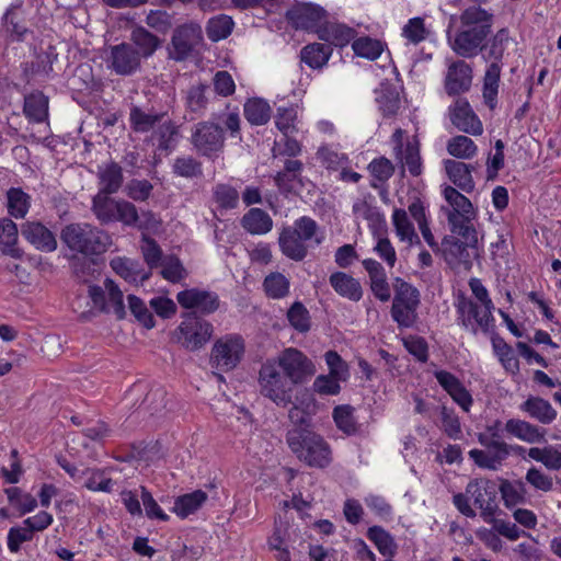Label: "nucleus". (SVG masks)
<instances>
[{
    "label": "nucleus",
    "mask_w": 561,
    "mask_h": 561,
    "mask_svg": "<svg viewBox=\"0 0 561 561\" xmlns=\"http://www.w3.org/2000/svg\"><path fill=\"white\" fill-rule=\"evenodd\" d=\"M354 412L355 408L351 404H341L333 409L332 417L336 427L345 435L364 437L366 432L357 422Z\"/></svg>",
    "instance_id": "26"
},
{
    "label": "nucleus",
    "mask_w": 561,
    "mask_h": 561,
    "mask_svg": "<svg viewBox=\"0 0 561 561\" xmlns=\"http://www.w3.org/2000/svg\"><path fill=\"white\" fill-rule=\"evenodd\" d=\"M100 190L99 193L115 194L118 192L123 184V169L114 161L105 164L103 169L99 171Z\"/></svg>",
    "instance_id": "39"
},
{
    "label": "nucleus",
    "mask_w": 561,
    "mask_h": 561,
    "mask_svg": "<svg viewBox=\"0 0 561 561\" xmlns=\"http://www.w3.org/2000/svg\"><path fill=\"white\" fill-rule=\"evenodd\" d=\"M243 115L251 125L262 126L270 122L272 108L266 100L250 98L243 105Z\"/></svg>",
    "instance_id": "36"
},
{
    "label": "nucleus",
    "mask_w": 561,
    "mask_h": 561,
    "mask_svg": "<svg viewBox=\"0 0 561 561\" xmlns=\"http://www.w3.org/2000/svg\"><path fill=\"white\" fill-rule=\"evenodd\" d=\"M110 266L128 283L144 284L151 276V272H146L139 261L126 256L112 259Z\"/></svg>",
    "instance_id": "21"
},
{
    "label": "nucleus",
    "mask_w": 561,
    "mask_h": 561,
    "mask_svg": "<svg viewBox=\"0 0 561 561\" xmlns=\"http://www.w3.org/2000/svg\"><path fill=\"white\" fill-rule=\"evenodd\" d=\"M446 149L450 156L462 160L472 159L478 152V147L474 141L463 135L451 137L447 141Z\"/></svg>",
    "instance_id": "45"
},
{
    "label": "nucleus",
    "mask_w": 561,
    "mask_h": 561,
    "mask_svg": "<svg viewBox=\"0 0 561 561\" xmlns=\"http://www.w3.org/2000/svg\"><path fill=\"white\" fill-rule=\"evenodd\" d=\"M286 19L296 30L317 33L327 20V11L314 3H299L286 12Z\"/></svg>",
    "instance_id": "12"
},
{
    "label": "nucleus",
    "mask_w": 561,
    "mask_h": 561,
    "mask_svg": "<svg viewBox=\"0 0 561 561\" xmlns=\"http://www.w3.org/2000/svg\"><path fill=\"white\" fill-rule=\"evenodd\" d=\"M199 38V27L195 25L179 26L172 36L170 57L176 61L185 60L191 53L197 39Z\"/></svg>",
    "instance_id": "18"
},
{
    "label": "nucleus",
    "mask_w": 561,
    "mask_h": 561,
    "mask_svg": "<svg viewBox=\"0 0 561 561\" xmlns=\"http://www.w3.org/2000/svg\"><path fill=\"white\" fill-rule=\"evenodd\" d=\"M376 100L385 117L394 116L400 107L399 94L392 89L381 90Z\"/></svg>",
    "instance_id": "64"
},
{
    "label": "nucleus",
    "mask_w": 561,
    "mask_h": 561,
    "mask_svg": "<svg viewBox=\"0 0 561 561\" xmlns=\"http://www.w3.org/2000/svg\"><path fill=\"white\" fill-rule=\"evenodd\" d=\"M289 280L279 272L268 274L263 282V287L267 297L282 299L289 294Z\"/></svg>",
    "instance_id": "52"
},
{
    "label": "nucleus",
    "mask_w": 561,
    "mask_h": 561,
    "mask_svg": "<svg viewBox=\"0 0 561 561\" xmlns=\"http://www.w3.org/2000/svg\"><path fill=\"white\" fill-rule=\"evenodd\" d=\"M191 142L199 154L207 158L217 157L225 145L224 128L213 122H199L192 130Z\"/></svg>",
    "instance_id": "8"
},
{
    "label": "nucleus",
    "mask_w": 561,
    "mask_h": 561,
    "mask_svg": "<svg viewBox=\"0 0 561 561\" xmlns=\"http://www.w3.org/2000/svg\"><path fill=\"white\" fill-rule=\"evenodd\" d=\"M164 113H147L139 106H133L129 112L130 128L135 133L153 131L156 126L164 118Z\"/></svg>",
    "instance_id": "38"
},
{
    "label": "nucleus",
    "mask_w": 561,
    "mask_h": 561,
    "mask_svg": "<svg viewBox=\"0 0 561 561\" xmlns=\"http://www.w3.org/2000/svg\"><path fill=\"white\" fill-rule=\"evenodd\" d=\"M151 138L156 141L159 151L169 154L178 147L180 140L179 126L170 118L162 119L153 129Z\"/></svg>",
    "instance_id": "24"
},
{
    "label": "nucleus",
    "mask_w": 561,
    "mask_h": 561,
    "mask_svg": "<svg viewBox=\"0 0 561 561\" xmlns=\"http://www.w3.org/2000/svg\"><path fill=\"white\" fill-rule=\"evenodd\" d=\"M458 322L466 330H470L473 334L478 333V319L481 317L482 310H480L477 302L465 297L460 298L457 304Z\"/></svg>",
    "instance_id": "40"
},
{
    "label": "nucleus",
    "mask_w": 561,
    "mask_h": 561,
    "mask_svg": "<svg viewBox=\"0 0 561 561\" xmlns=\"http://www.w3.org/2000/svg\"><path fill=\"white\" fill-rule=\"evenodd\" d=\"M160 265L162 266L161 276L171 283H179L186 276L185 268L175 255L164 257Z\"/></svg>",
    "instance_id": "60"
},
{
    "label": "nucleus",
    "mask_w": 561,
    "mask_h": 561,
    "mask_svg": "<svg viewBox=\"0 0 561 561\" xmlns=\"http://www.w3.org/2000/svg\"><path fill=\"white\" fill-rule=\"evenodd\" d=\"M444 168L448 179L459 190L471 193L474 190L472 172L476 170L473 164L465 163L459 160H444Z\"/></svg>",
    "instance_id": "20"
},
{
    "label": "nucleus",
    "mask_w": 561,
    "mask_h": 561,
    "mask_svg": "<svg viewBox=\"0 0 561 561\" xmlns=\"http://www.w3.org/2000/svg\"><path fill=\"white\" fill-rule=\"evenodd\" d=\"M362 264L368 273L370 289L375 297L380 301H388L391 297V291L383 266L374 259H365Z\"/></svg>",
    "instance_id": "22"
},
{
    "label": "nucleus",
    "mask_w": 561,
    "mask_h": 561,
    "mask_svg": "<svg viewBox=\"0 0 561 561\" xmlns=\"http://www.w3.org/2000/svg\"><path fill=\"white\" fill-rule=\"evenodd\" d=\"M111 195L98 192L92 198L91 210L100 224L119 221L126 226H135L139 219L136 206L125 199H115Z\"/></svg>",
    "instance_id": "5"
},
{
    "label": "nucleus",
    "mask_w": 561,
    "mask_h": 561,
    "mask_svg": "<svg viewBox=\"0 0 561 561\" xmlns=\"http://www.w3.org/2000/svg\"><path fill=\"white\" fill-rule=\"evenodd\" d=\"M472 82V69L465 60H457L448 67L445 90L450 96L467 92Z\"/></svg>",
    "instance_id": "19"
},
{
    "label": "nucleus",
    "mask_w": 561,
    "mask_h": 561,
    "mask_svg": "<svg viewBox=\"0 0 561 561\" xmlns=\"http://www.w3.org/2000/svg\"><path fill=\"white\" fill-rule=\"evenodd\" d=\"M244 354V341L240 335H226L215 342L210 353V365L219 371L237 367Z\"/></svg>",
    "instance_id": "7"
},
{
    "label": "nucleus",
    "mask_w": 561,
    "mask_h": 561,
    "mask_svg": "<svg viewBox=\"0 0 561 561\" xmlns=\"http://www.w3.org/2000/svg\"><path fill=\"white\" fill-rule=\"evenodd\" d=\"M57 59V55L50 51H42L36 55V60L31 62L22 64V71L26 81H30V78L44 73L48 76L53 71V64Z\"/></svg>",
    "instance_id": "48"
},
{
    "label": "nucleus",
    "mask_w": 561,
    "mask_h": 561,
    "mask_svg": "<svg viewBox=\"0 0 561 561\" xmlns=\"http://www.w3.org/2000/svg\"><path fill=\"white\" fill-rule=\"evenodd\" d=\"M287 319L290 325L300 333L310 330V314L308 309L300 301H295L287 311Z\"/></svg>",
    "instance_id": "55"
},
{
    "label": "nucleus",
    "mask_w": 561,
    "mask_h": 561,
    "mask_svg": "<svg viewBox=\"0 0 561 561\" xmlns=\"http://www.w3.org/2000/svg\"><path fill=\"white\" fill-rule=\"evenodd\" d=\"M7 207L14 218H24L31 206V197L20 187H11L7 192Z\"/></svg>",
    "instance_id": "47"
},
{
    "label": "nucleus",
    "mask_w": 561,
    "mask_h": 561,
    "mask_svg": "<svg viewBox=\"0 0 561 561\" xmlns=\"http://www.w3.org/2000/svg\"><path fill=\"white\" fill-rule=\"evenodd\" d=\"M332 288L343 298L359 301L363 297V287L358 279L344 272H334L329 277Z\"/></svg>",
    "instance_id": "28"
},
{
    "label": "nucleus",
    "mask_w": 561,
    "mask_h": 561,
    "mask_svg": "<svg viewBox=\"0 0 561 561\" xmlns=\"http://www.w3.org/2000/svg\"><path fill=\"white\" fill-rule=\"evenodd\" d=\"M439 410L443 432L451 439H459L462 431L458 415L453 409L445 405H442Z\"/></svg>",
    "instance_id": "59"
},
{
    "label": "nucleus",
    "mask_w": 561,
    "mask_h": 561,
    "mask_svg": "<svg viewBox=\"0 0 561 561\" xmlns=\"http://www.w3.org/2000/svg\"><path fill=\"white\" fill-rule=\"evenodd\" d=\"M466 492L480 510V517L483 520H492V516H495L500 511L496 482L484 478L474 479L467 484Z\"/></svg>",
    "instance_id": "10"
},
{
    "label": "nucleus",
    "mask_w": 561,
    "mask_h": 561,
    "mask_svg": "<svg viewBox=\"0 0 561 561\" xmlns=\"http://www.w3.org/2000/svg\"><path fill=\"white\" fill-rule=\"evenodd\" d=\"M504 430L510 435L529 444L542 443L546 440L545 435L547 431L543 427H539L524 420L510 419L505 423Z\"/></svg>",
    "instance_id": "27"
},
{
    "label": "nucleus",
    "mask_w": 561,
    "mask_h": 561,
    "mask_svg": "<svg viewBox=\"0 0 561 561\" xmlns=\"http://www.w3.org/2000/svg\"><path fill=\"white\" fill-rule=\"evenodd\" d=\"M128 307L134 317L146 328L154 327V319L145 302L135 295H128Z\"/></svg>",
    "instance_id": "61"
},
{
    "label": "nucleus",
    "mask_w": 561,
    "mask_h": 561,
    "mask_svg": "<svg viewBox=\"0 0 561 561\" xmlns=\"http://www.w3.org/2000/svg\"><path fill=\"white\" fill-rule=\"evenodd\" d=\"M417 307L411 305H392L391 317L400 328H411L417 319Z\"/></svg>",
    "instance_id": "62"
},
{
    "label": "nucleus",
    "mask_w": 561,
    "mask_h": 561,
    "mask_svg": "<svg viewBox=\"0 0 561 561\" xmlns=\"http://www.w3.org/2000/svg\"><path fill=\"white\" fill-rule=\"evenodd\" d=\"M449 117L451 124L462 133L473 136H479L483 133L482 123L467 99L458 98L449 106Z\"/></svg>",
    "instance_id": "14"
},
{
    "label": "nucleus",
    "mask_w": 561,
    "mask_h": 561,
    "mask_svg": "<svg viewBox=\"0 0 561 561\" xmlns=\"http://www.w3.org/2000/svg\"><path fill=\"white\" fill-rule=\"evenodd\" d=\"M445 199L453 207L447 213H456L458 216H476L472 203L468 197L461 194L456 187L446 186L443 191Z\"/></svg>",
    "instance_id": "44"
},
{
    "label": "nucleus",
    "mask_w": 561,
    "mask_h": 561,
    "mask_svg": "<svg viewBox=\"0 0 561 561\" xmlns=\"http://www.w3.org/2000/svg\"><path fill=\"white\" fill-rule=\"evenodd\" d=\"M172 173L191 180L201 178L203 175L202 162L193 156H179L172 163Z\"/></svg>",
    "instance_id": "49"
},
{
    "label": "nucleus",
    "mask_w": 561,
    "mask_h": 561,
    "mask_svg": "<svg viewBox=\"0 0 561 561\" xmlns=\"http://www.w3.org/2000/svg\"><path fill=\"white\" fill-rule=\"evenodd\" d=\"M242 228L251 234H265L273 228L272 217L261 208H251L241 218Z\"/></svg>",
    "instance_id": "35"
},
{
    "label": "nucleus",
    "mask_w": 561,
    "mask_h": 561,
    "mask_svg": "<svg viewBox=\"0 0 561 561\" xmlns=\"http://www.w3.org/2000/svg\"><path fill=\"white\" fill-rule=\"evenodd\" d=\"M23 114L31 123H43L48 117V98L41 91L25 95Z\"/></svg>",
    "instance_id": "34"
},
{
    "label": "nucleus",
    "mask_w": 561,
    "mask_h": 561,
    "mask_svg": "<svg viewBox=\"0 0 561 561\" xmlns=\"http://www.w3.org/2000/svg\"><path fill=\"white\" fill-rule=\"evenodd\" d=\"M494 353L497 355L502 365L507 371L515 374L519 369L518 359L514 355V351L503 337L493 332L491 336Z\"/></svg>",
    "instance_id": "43"
},
{
    "label": "nucleus",
    "mask_w": 561,
    "mask_h": 561,
    "mask_svg": "<svg viewBox=\"0 0 561 561\" xmlns=\"http://www.w3.org/2000/svg\"><path fill=\"white\" fill-rule=\"evenodd\" d=\"M234 26L232 18L226 14H219L211 18L206 25L207 37L211 42H219L227 38Z\"/></svg>",
    "instance_id": "50"
},
{
    "label": "nucleus",
    "mask_w": 561,
    "mask_h": 561,
    "mask_svg": "<svg viewBox=\"0 0 561 561\" xmlns=\"http://www.w3.org/2000/svg\"><path fill=\"white\" fill-rule=\"evenodd\" d=\"M21 234L36 250L54 252L57 249L55 234L39 221H26L21 226Z\"/></svg>",
    "instance_id": "17"
},
{
    "label": "nucleus",
    "mask_w": 561,
    "mask_h": 561,
    "mask_svg": "<svg viewBox=\"0 0 561 561\" xmlns=\"http://www.w3.org/2000/svg\"><path fill=\"white\" fill-rule=\"evenodd\" d=\"M367 538L375 543L383 557L392 558L396 554L397 543L393 537L381 526L369 527Z\"/></svg>",
    "instance_id": "46"
},
{
    "label": "nucleus",
    "mask_w": 561,
    "mask_h": 561,
    "mask_svg": "<svg viewBox=\"0 0 561 561\" xmlns=\"http://www.w3.org/2000/svg\"><path fill=\"white\" fill-rule=\"evenodd\" d=\"M332 49L329 45L313 43L305 46L300 51V59L312 69H320L329 61Z\"/></svg>",
    "instance_id": "42"
},
{
    "label": "nucleus",
    "mask_w": 561,
    "mask_h": 561,
    "mask_svg": "<svg viewBox=\"0 0 561 561\" xmlns=\"http://www.w3.org/2000/svg\"><path fill=\"white\" fill-rule=\"evenodd\" d=\"M352 47L357 56L367 58L369 60L377 59L383 50L380 41L367 36L355 39Z\"/></svg>",
    "instance_id": "56"
},
{
    "label": "nucleus",
    "mask_w": 561,
    "mask_h": 561,
    "mask_svg": "<svg viewBox=\"0 0 561 561\" xmlns=\"http://www.w3.org/2000/svg\"><path fill=\"white\" fill-rule=\"evenodd\" d=\"M317 34L321 41L332 43L335 46H344L354 37V30L325 20L323 25L317 30Z\"/></svg>",
    "instance_id": "37"
},
{
    "label": "nucleus",
    "mask_w": 561,
    "mask_h": 561,
    "mask_svg": "<svg viewBox=\"0 0 561 561\" xmlns=\"http://www.w3.org/2000/svg\"><path fill=\"white\" fill-rule=\"evenodd\" d=\"M260 393L276 405L286 408L293 403L294 385L272 360L262 364L259 371Z\"/></svg>",
    "instance_id": "4"
},
{
    "label": "nucleus",
    "mask_w": 561,
    "mask_h": 561,
    "mask_svg": "<svg viewBox=\"0 0 561 561\" xmlns=\"http://www.w3.org/2000/svg\"><path fill=\"white\" fill-rule=\"evenodd\" d=\"M286 443L291 453L311 468H327L332 462L329 443L312 427L289 428Z\"/></svg>",
    "instance_id": "2"
},
{
    "label": "nucleus",
    "mask_w": 561,
    "mask_h": 561,
    "mask_svg": "<svg viewBox=\"0 0 561 561\" xmlns=\"http://www.w3.org/2000/svg\"><path fill=\"white\" fill-rule=\"evenodd\" d=\"M401 163L408 167L412 176H419L422 173V159L420 154V142L417 139L409 140L403 153L397 157Z\"/></svg>",
    "instance_id": "54"
},
{
    "label": "nucleus",
    "mask_w": 561,
    "mask_h": 561,
    "mask_svg": "<svg viewBox=\"0 0 561 561\" xmlns=\"http://www.w3.org/2000/svg\"><path fill=\"white\" fill-rule=\"evenodd\" d=\"M213 96L214 91L208 83L197 82L190 85L184 91V106L190 114L188 121L205 115ZM185 118L187 119L186 116Z\"/></svg>",
    "instance_id": "16"
},
{
    "label": "nucleus",
    "mask_w": 561,
    "mask_h": 561,
    "mask_svg": "<svg viewBox=\"0 0 561 561\" xmlns=\"http://www.w3.org/2000/svg\"><path fill=\"white\" fill-rule=\"evenodd\" d=\"M2 30L10 42H24L33 34L25 19L15 8L8 9L3 14Z\"/></svg>",
    "instance_id": "25"
},
{
    "label": "nucleus",
    "mask_w": 561,
    "mask_h": 561,
    "mask_svg": "<svg viewBox=\"0 0 561 561\" xmlns=\"http://www.w3.org/2000/svg\"><path fill=\"white\" fill-rule=\"evenodd\" d=\"M499 491L502 494L504 505L508 508L525 503L527 491L523 481L510 482L505 480L499 486Z\"/></svg>",
    "instance_id": "51"
},
{
    "label": "nucleus",
    "mask_w": 561,
    "mask_h": 561,
    "mask_svg": "<svg viewBox=\"0 0 561 561\" xmlns=\"http://www.w3.org/2000/svg\"><path fill=\"white\" fill-rule=\"evenodd\" d=\"M182 317L178 341L191 352L198 351L211 339L214 327L194 311L185 312Z\"/></svg>",
    "instance_id": "6"
},
{
    "label": "nucleus",
    "mask_w": 561,
    "mask_h": 561,
    "mask_svg": "<svg viewBox=\"0 0 561 561\" xmlns=\"http://www.w3.org/2000/svg\"><path fill=\"white\" fill-rule=\"evenodd\" d=\"M60 241L73 255L88 257L105 253L112 244V237L90 224L72 222L61 229Z\"/></svg>",
    "instance_id": "3"
},
{
    "label": "nucleus",
    "mask_w": 561,
    "mask_h": 561,
    "mask_svg": "<svg viewBox=\"0 0 561 561\" xmlns=\"http://www.w3.org/2000/svg\"><path fill=\"white\" fill-rule=\"evenodd\" d=\"M34 537V533L28 526H14L8 531L7 545L8 549L12 553H16L21 550L23 542L31 541Z\"/></svg>",
    "instance_id": "63"
},
{
    "label": "nucleus",
    "mask_w": 561,
    "mask_h": 561,
    "mask_svg": "<svg viewBox=\"0 0 561 561\" xmlns=\"http://www.w3.org/2000/svg\"><path fill=\"white\" fill-rule=\"evenodd\" d=\"M510 41V30L507 27H502L495 34L490 35L480 54H482L485 61L491 60V62H499V65H502L504 53Z\"/></svg>",
    "instance_id": "30"
},
{
    "label": "nucleus",
    "mask_w": 561,
    "mask_h": 561,
    "mask_svg": "<svg viewBox=\"0 0 561 561\" xmlns=\"http://www.w3.org/2000/svg\"><path fill=\"white\" fill-rule=\"evenodd\" d=\"M214 201L222 209H233L238 206L239 193L228 184H217L214 187Z\"/></svg>",
    "instance_id": "57"
},
{
    "label": "nucleus",
    "mask_w": 561,
    "mask_h": 561,
    "mask_svg": "<svg viewBox=\"0 0 561 561\" xmlns=\"http://www.w3.org/2000/svg\"><path fill=\"white\" fill-rule=\"evenodd\" d=\"M476 216L461 217L456 213H447V221L450 228L451 236H459L471 245V249H478V233L471 220Z\"/></svg>",
    "instance_id": "32"
},
{
    "label": "nucleus",
    "mask_w": 561,
    "mask_h": 561,
    "mask_svg": "<svg viewBox=\"0 0 561 561\" xmlns=\"http://www.w3.org/2000/svg\"><path fill=\"white\" fill-rule=\"evenodd\" d=\"M272 362L279 367V370L294 386L305 382L314 374L312 362L297 348L289 347L284 350Z\"/></svg>",
    "instance_id": "9"
},
{
    "label": "nucleus",
    "mask_w": 561,
    "mask_h": 561,
    "mask_svg": "<svg viewBox=\"0 0 561 561\" xmlns=\"http://www.w3.org/2000/svg\"><path fill=\"white\" fill-rule=\"evenodd\" d=\"M207 497V493L202 490L183 494L176 497L173 512L181 518H185L199 510L206 502Z\"/></svg>",
    "instance_id": "41"
},
{
    "label": "nucleus",
    "mask_w": 561,
    "mask_h": 561,
    "mask_svg": "<svg viewBox=\"0 0 561 561\" xmlns=\"http://www.w3.org/2000/svg\"><path fill=\"white\" fill-rule=\"evenodd\" d=\"M519 410L543 425L551 424L558 415L556 409L548 400L535 396H529L519 405Z\"/></svg>",
    "instance_id": "23"
},
{
    "label": "nucleus",
    "mask_w": 561,
    "mask_h": 561,
    "mask_svg": "<svg viewBox=\"0 0 561 561\" xmlns=\"http://www.w3.org/2000/svg\"><path fill=\"white\" fill-rule=\"evenodd\" d=\"M130 44L140 53L142 59L151 57L162 41L144 26H136L130 33Z\"/></svg>",
    "instance_id": "33"
},
{
    "label": "nucleus",
    "mask_w": 561,
    "mask_h": 561,
    "mask_svg": "<svg viewBox=\"0 0 561 561\" xmlns=\"http://www.w3.org/2000/svg\"><path fill=\"white\" fill-rule=\"evenodd\" d=\"M19 237V230L15 222L10 218H3L0 220V250L4 255H9L13 259H22L24 252L22 249L16 247Z\"/></svg>",
    "instance_id": "31"
},
{
    "label": "nucleus",
    "mask_w": 561,
    "mask_h": 561,
    "mask_svg": "<svg viewBox=\"0 0 561 561\" xmlns=\"http://www.w3.org/2000/svg\"><path fill=\"white\" fill-rule=\"evenodd\" d=\"M420 291L404 279L397 277L394 279V297L392 305H420Z\"/></svg>",
    "instance_id": "53"
},
{
    "label": "nucleus",
    "mask_w": 561,
    "mask_h": 561,
    "mask_svg": "<svg viewBox=\"0 0 561 561\" xmlns=\"http://www.w3.org/2000/svg\"><path fill=\"white\" fill-rule=\"evenodd\" d=\"M176 300L181 307L203 316L214 313L218 310L219 296L209 290L190 288L178 293Z\"/></svg>",
    "instance_id": "13"
},
{
    "label": "nucleus",
    "mask_w": 561,
    "mask_h": 561,
    "mask_svg": "<svg viewBox=\"0 0 561 561\" xmlns=\"http://www.w3.org/2000/svg\"><path fill=\"white\" fill-rule=\"evenodd\" d=\"M471 250V245L459 240L456 236H445L438 251L450 267L462 266L469 271L472 267Z\"/></svg>",
    "instance_id": "15"
},
{
    "label": "nucleus",
    "mask_w": 561,
    "mask_h": 561,
    "mask_svg": "<svg viewBox=\"0 0 561 561\" xmlns=\"http://www.w3.org/2000/svg\"><path fill=\"white\" fill-rule=\"evenodd\" d=\"M105 61L107 69L115 75L129 77L140 70L142 58L133 44L123 42L110 46Z\"/></svg>",
    "instance_id": "11"
},
{
    "label": "nucleus",
    "mask_w": 561,
    "mask_h": 561,
    "mask_svg": "<svg viewBox=\"0 0 561 561\" xmlns=\"http://www.w3.org/2000/svg\"><path fill=\"white\" fill-rule=\"evenodd\" d=\"M141 253L150 270L158 267L163 261V252L158 242L149 237L142 236Z\"/></svg>",
    "instance_id": "58"
},
{
    "label": "nucleus",
    "mask_w": 561,
    "mask_h": 561,
    "mask_svg": "<svg viewBox=\"0 0 561 561\" xmlns=\"http://www.w3.org/2000/svg\"><path fill=\"white\" fill-rule=\"evenodd\" d=\"M278 244L282 253L296 262L302 261L308 254V248L305 241L291 230V227H285L278 237Z\"/></svg>",
    "instance_id": "29"
},
{
    "label": "nucleus",
    "mask_w": 561,
    "mask_h": 561,
    "mask_svg": "<svg viewBox=\"0 0 561 561\" xmlns=\"http://www.w3.org/2000/svg\"><path fill=\"white\" fill-rule=\"evenodd\" d=\"M459 23L454 39L448 37L450 47L462 58H473L492 34L494 14L480 5H470L460 13Z\"/></svg>",
    "instance_id": "1"
}]
</instances>
